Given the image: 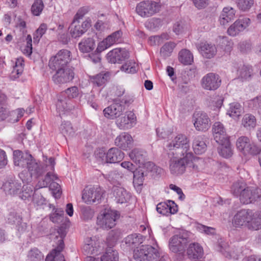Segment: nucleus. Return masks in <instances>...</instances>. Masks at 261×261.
Listing matches in <instances>:
<instances>
[{
	"instance_id": "obj_1",
	"label": "nucleus",
	"mask_w": 261,
	"mask_h": 261,
	"mask_svg": "<svg viewBox=\"0 0 261 261\" xmlns=\"http://www.w3.org/2000/svg\"><path fill=\"white\" fill-rule=\"evenodd\" d=\"M232 224L236 227H246L250 230L261 229V211L243 209L233 216Z\"/></svg>"
},
{
	"instance_id": "obj_2",
	"label": "nucleus",
	"mask_w": 261,
	"mask_h": 261,
	"mask_svg": "<svg viewBox=\"0 0 261 261\" xmlns=\"http://www.w3.org/2000/svg\"><path fill=\"white\" fill-rule=\"evenodd\" d=\"M180 155L181 157L173 155L169 161V169L171 174L181 175L185 172L187 168L193 171L198 170V166L193 163L195 156L193 153Z\"/></svg>"
},
{
	"instance_id": "obj_3",
	"label": "nucleus",
	"mask_w": 261,
	"mask_h": 261,
	"mask_svg": "<svg viewBox=\"0 0 261 261\" xmlns=\"http://www.w3.org/2000/svg\"><path fill=\"white\" fill-rule=\"evenodd\" d=\"M167 150L169 151V155L192 153L190 151V140L188 137L182 134H178L169 141L166 145Z\"/></svg>"
},
{
	"instance_id": "obj_4",
	"label": "nucleus",
	"mask_w": 261,
	"mask_h": 261,
	"mask_svg": "<svg viewBox=\"0 0 261 261\" xmlns=\"http://www.w3.org/2000/svg\"><path fill=\"white\" fill-rule=\"evenodd\" d=\"M27 170H23L19 174V177L23 182L29 183L32 178H37L41 176L46 170L44 166L40 162H37L32 156L26 168Z\"/></svg>"
},
{
	"instance_id": "obj_5",
	"label": "nucleus",
	"mask_w": 261,
	"mask_h": 261,
	"mask_svg": "<svg viewBox=\"0 0 261 261\" xmlns=\"http://www.w3.org/2000/svg\"><path fill=\"white\" fill-rule=\"evenodd\" d=\"M134 258L136 261H165L164 257H160L156 249L150 245H142L134 252Z\"/></svg>"
},
{
	"instance_id": "obj_6",
	"label": "nucleus",
	"mask_w": 261,
	"mask_h": 261,
	"mask_svg": "<svg viewBox=\"0 0 261 261\" xmlns=\"http://www.w3.org/2000/svg\"><path fill=\"white\" fill-rule=\"evenodd\" d=\"M132 101V99L126 95L121 100L115 99L111 105L103 110V115L108 119H116L123 114L125 110V105H129Z\"/></svg>"
},
{
	"instance_id": "obj_7",
	"label": "nucleus",
	"mask_w": 261,
	"mask_h": 261,
	"mask_svg": "<svg viewBox=\"0 0 261 261\" xmlns=\"http://www.w3.org/2000/svg\"><path fill=\"white\" fill-rule=\"evenodd\" d=\"M70 52L67 49H61L49 61V67L53 71L67 68V65L70 60Z\"/></svg>"
},
{
	"instance_id": "obj_8",
	"label": "nucleus",
	"mask_w": 261,
	"mask_h": 261,
	"mask_svg": "<svg viewBox=\"0 0 261 261\" xmlns=\"http://www.w3.org/2000/svg\"><path fill=\"white\" fill-rule=\"evenodd\" d=\"M119 216L117 211L105 210L97 216V224L103 229H111L115 226L116 222L119 219Z\"/></svg>"
},
{
	"instance_id": "obj_9",
	"label": "nucleus",
	"mask_w": 261,
	"mask_h": 261,
	"mask_svg": "<svg viewBox=\"0 0 261 261\" xmlns=\"http://www.w3.org/2000/svg\"><path fill=\"white\" fill-rule=\"evenodd\" d=\"M160 7L161 5L159 3L144 1L137 5L136 11L142 17H148L158 12Z\"/></svg>"
},
{
	"instance_id": "obj_10",
	"label": "nucleus",
	"mask_w": 261,
	"mask_h": 261,
	"mask_svg": "<svg viewBox=\"0 0 261 261\" xmlns=\"http://www.w3.org/2000/svg\"><path fill=\"white\" fill-rule=\"evenodd\" d=\"M238 150L244 155H256L259 152V147L248 137L241 136L236 142Z\"/></svg>"
},
{
	"instance_id": "obj_11",
	"label": "nucleus",
	"mask_w": 261,
	"mask_h": 261,
	"mask_svg": "<svg viewBox=\"0 0 261 261\" xmlns=\"http://www.w3.org/2000/svg\"><path fill=\"white\" fill-rule=\"evenodd\" d=\"M188 242V234L187 232H180L170 238L169 242V247L172 252H183L185 250Z\"/></svg>"
},
{
	"instance_id": "obj_12",
	"label": "nucleus",
	"mask_w": 261,
	"mask_h": 261,
	"mask_svg": "<svg viewBox=\"0 0 261 261\" xmlns=\"http://www.w3.org/2000/svg\"><path fill=\"white\" fill-rule=\"evenodd\" d=\"M103 193V190L98 186L87 187L83 191L82 199L85 203L91 204L98 202Z\"/></svg>"
},
{
	"instance_id": "obj_13",
	"label": "nucleus",
	"mask_w": 261,
	"mask_h": 261,
	"mask_svg": "<svg viewBox=\"0 0 261 261\" xmlns=\"http://www.w3.org/2000/svg\"><path fill=\"white\" fill-rule=\"evenodd\" d=\"M2 189L6 194L14 196L20 193L22 185L15 177H10L4 182Z\"/></svg>"
},
{
	"instance_id": "obj_14",
	"label": "nucleus",
	"mask_w": 261,
	"mask_h": 261,
	"mask_svg": "<svg viewBox=\"0 0 261 261\" xmlns=\"http://www.w3.org/2000/svg\"><path fill=\"white\" fill-rule=\"evenodd\" d=\"M194 125L198 131H205L210 127V119L206 114L200 112L194 113L193 117Z\"/></svg>"
},
{
	"instance_id": "obj_15",
	"label": "nucleus",
	"mask_w": 261,
	"mask_h": 261,
	"mask_svg": "<svg viewBox=\"0 0 261 261\" xmlns=\"http://www.w3.org/2000/svg\"><path fill=\"white\" fill-rule=\"evenodd\" d=\"M218 250L227 258L238 259L241 256V249H235L229 246V245L222 239L219 242Z\"/></svg>"
},
{
	"instance_id": "obj_16",
	"label": "nucleus",
	"mask_w": 261,
	"mask_h": 261,
	"mask_svg": "<svg viewBox=\"0 0 261 261\" xmlns=\"http://www.w3.org/2000/svg\"><path fill=\"white\" fill-rule=\"evenodd\" d=\"M251 20L247 17L236 20L227 29L229 36H236L247 28L251 24Z\"/></svg>"
},
{
	"instance_id": "obj_17",
	"label": "nucleus",
	"mask_w": 261,
	"mask_h": 261,
	"mask_svg": "<svg viewBox=\"0 0 261 261\" xmlns=\"http://www.w3.org/2000/svg\"><path fill=\"white\" fill-rule=\"evenodd\" d=\"M122 36V32L121 30L113 33L98 44L97 46L98 51H102L113 44L121 42Z\"/></svg>"
},
{
	"instance_id": "obj_18",
	"label": "nucleus",
	"mask_w": 261,
	"mask_h": 261,
	"mask_svg": "<svg viewBox=\"0 0 261 261\" xmlns=\"http://www.w3.org/2000/svg\"><path fill=\"white\" fill-rule=\"evenodd\" d=\"M130 159L139 166L144 165L146 163L152 167H155L153 163L148 162V155L147 152L143 149L140 148H134L129 153Z\"/></svg>"
},
{
	"instance_id": "obj_19",
	"label": "nucleus",
	"mask_w": 261,
	"mask_h": 261,
	"mask_svg": "<svg viewBox=\"0 0 261 261\" xmlns=\"http://www.w3.org/2000/svg\"><path fill=\"white\" fill-rule=\"evenodd\" d=\"M259 190L255 187H247L241 194L240 200L245 204L251 203L256 201L260 197Z\"/></svg>"
},
{
	"instance_id": "obj_20",
	"label": "nucleus",
	"mask_w": 261,
	"mask_h": 261,
	"mask_svg": "<svg viewBox=\"0 0 261 261\" xmlns=\"http://www.w3.org/2000/svg\"><path fill=\"white\" fill-rule=\"evenodd\" d=\"M55 71V74L53 76V80L56 84L59 85L69 82L74 77V72L72 70L69 68Z\"/></svg>"
},
{
	"instance_id": "obj_21",
	"label": "nucleus",
	"mask_w": 261,
	"mask_h": 261,
	"mask_svg": "<svg viewBox=\"0 0 261 261\" xmlns=\"http://www.w3.org/2000/svg\"><path fill=\"white\" fill-rule=\"evenodd\" d=\"M7 220L9 223L15 224L17 230L20 233L24 232L27 229V223L22 221V217L20 215L15 211L10 212L7 217Z\"/></svg>"
},
{
	"instance_id": "obj_22",
	"label": "nucleus",
	"mask_w": 261,
	"mask_h": 261,
	"mask_svg": "<svg viewBox=\"0 0 261 261\" xmlns=\"http://www.w3.org/2000/svg\"><path fill=\"white\" fill-rule=\"evenodd\" d=\"M129 57L128 53L124 49L115 48L109 51L107 58L111 63H120Z\"/></svg>"
},
{
	"instance_id": "obj_23",
	"label": "nucleus",
	"mask_w": 261,
	"mask_h": 261,
	"mask_svg": "<svg viewBox=\"0 0 261 261\" xmlns=\"http://www.w3.org/2000/svg\"><path fill=\"white\" fill-rule=\"evenodd\" d=\"M156 210L159 214L166 216L174 214L178 211L177 205L172 200L159 203L156 205Z\"/></svg>"
},
{
	"instance_id": "obj_24",
	"label": "nucleus",
	"mask_w": 261,
	"mask_h": 261,
	"mask_svg": "<svg viewBox=\"0 0 261 261\" xmlns=\"http://www.w3.org/2000/svg\"><path fill=\"white\" fill-rule=\"evenodd\" d=\"M32 155L27 152L23 153L19 150L13 151V161L15 166L26 168Z\"/></svg>"
},
{
	"instance_id": "obj_25",
	"label": "nucleus",
	"mask_w": 261,
	"mask_h": 261,
	"mask_svg": "<svg viewBox=\"0 0 261 261\" xmlns=\"http://www.w3.org/2000/svg\"><path fill=\"white\" fill-rule=\"evenodd\" d=\"M133 143L132 136L127 133H122L116 137L115 140V145L123 150L129 148Z\"/></svg>"
},
{
	"instance_id": "obj_26",
	"label": "nucleus",
	"mask_w": 261,
	"mask_h": 261,
	"mask_svg": "<svg viewBox=\"0 0 261 261\" xmlns=\"http://www.w3.org/2000/svg\"><path fill=\"white\" fill-rule=\"evenodd\" d=\"M236 10L231 7H224L219 17V21L221 25H226L235 18Z\"/></svg>"
},
{
	"instance_id": "obj_27",
	"label": "nucleus",
	"mask_w": 261,
	"mask_h": 261,
	"mask_svg": "<svg viewBox=\"0 0 261 261\" xmlns=\"http://www.w3.org/2000/svg\"><path fill=\"white\" fill-rule=\"evenodd\" d=\"M187 253L190 259L201 258L203 254V248L197 243H191L187 248Z\"/></svg>"
},
{
	"instance_id": "obj_28",
	"label": "nucleus",
	"mask_w": 261,
	"mask_h": 261,
	"mask_svg": "<svg viewBox=\"0 0 261 261\" xmlns=\"http://www.w3.org/2000/svg\"><path fill=\"white\" fill-rule=\"evenodd\" d=\"M73 107L69 103L66 97L60 94L58 96V99L56 102V109L59 115L63 114L66 112L72 110Z\"/></svg>"
},
{
	"instance_id": "obj_29",
	"label": "nucleus",
	"mask_w": 261,
	"mask_h": 261,
	"mask_svg": "<svg viewBox=\"0 0 261 261\" xmlns=\"http://www.w3.org/2000/svg\"><path fill=\"white\" fill-rule=\"evenodd\" d=\"M213 137L216 142H222L223 140L229 138L223 125L220 122H216L213 124Z\"/></svg>"
},
{
	"instance_id": "obj_30",
	"label": "nucleus",
	"mask_w": 261,
	"mask_h": 261,
	"mask_svg": "<svg viewBox=\"0 0 261 261\" xmlns=\"http://www.w3.org/2000/svg\"><path fill=\"white\" fill-rule=\"evenodd\" d=\"M217 143L220 145L218 150L219 154L221 156L225 158H228L231 156L233 151L229 138L223 140L222 142Z\"/></svg>"
},
{
	"instance_id": "obj_31",
	"label": "nucleus",
	"mask_w": 261,
	"mask_h": 261,
	"mask_svg": "<svg viewBox=\"0 0 261 261\" xmlns=\"http://www.w3.org/2000/svg\"><path fill=\"white\" fill-rule=\"evenodd\" d=\"M113 194L116 201L121 204L127 202L130 198V193L122 187H115Z\"/></svg>"
},
{
	"instance_id": "obj_32",
	"label": "nucleus",
	"mask_w": 261,
	"mask_h": 261,
	"mask_svg": "<svg viewBox=\"0 0 261 261\" xmlns=\"http://www.w3.org/2000/svg\"><path fill=\"white\" fill-rule=\"evenodd\" d=\"M233 67L237 70L239 78L242 80H248L252 75V70L251 67L249 66L234 64Z\"/></svg>"
},
{
	"instance_id": "obj_33",
	"label": "nucleus",
	"mask_w": 261,
	"mask_h": 261,
	"mask_svg": "<svg viewBox=\"0 0 261 261\" xmlns=\"http://www.w3.org/2000/svg\"><path fill=\"white\" fill-rule=\"evenodd\" d=\"M124 156V153L117 148H111L107 152L109 163L119 162L123 160Z\"/></svg>"
},
{
	"instance_id": "obj_34",
	"label": "nucleus",
	"mask_w": 261,
	"mask_h": 261,
	"mask_svg": "<svg viewBox=\"0 0 261 261\" xmlns=\"http://www.w3.org/2000/svg\"><path fill=\"white\" fill-rule=\"evenodd\" d=\"M196 47L204 58L211 59L212 57V46L211 42H201L196 44Z\"/></svg>"
},
{
	"instance_id": "obj_35",
	"label": "nucleus",
	"mask_w": 261,
	"mask_h": 261,
	"mask_svg": "<svg viewBox=\"0 0 261 261\" xmlns=\"http://www.w3.org/2000/svg\"><path fill=\"white\" fill-rule=\"evenodd\" d=\"M192 148L196 154H201L206 151L207 146L201 136H196L193 140Z\"/></svg>"
},
{
	"instance_id": "obj_36",
	"label": "nucleus",
	"mask_w": 261,
	"mask_h": 261,
	"mask_svg": "<svg viewBox=\"0 0 261 261\" xmlns=\"http://www.w3.org/2000/svg\"><path fill=\"white\" fill-rule=\"evenodd\" d=\"M59 130L65 137H72L74 136L76 129L73 127L70 121H62Z\"/></svg>"
},
{
	"instance_id": "obj_37",
	"label": "nucleus",
	"mask_w": 261,
	"mask_h": 261,
	"mask_svg": "<svg viewBox=\"0 0 261 261\" xmlns=\"http://www.w3.org/2000/svg\"><path fill=\"white\" fill-rule=\"evenodd\" d=\"M95 41L92 38H84L79 43V48L82 53H89L95 47Z\"/></svg>"
},
{
	"instance_id": "obj_38",
	"label": "nucleus",
	"mask_w": 261,
	"mask_h": 261,
	"mask_svg": "<svg viewBox=\"0 0 261 261\" xmlns=\"http://www.w3.org/2000/svg\"><path fill=\"white\" fill-rule=\"evenodd\" d=\"M24 61L21 57L16 59L15 65L13 66V70L11 74V78L15 80L19 77L23 71Z\"/></svg>"
},
{
	"instance_id": "obj_39",
	"label": "nucleus",
	"mask_w": 261,
	"mask_h": 261,
	"mask_svg": "<svg viewBox=\"0 0 261 261\" xmlns=\"http://www.w3.org/2000/svg\"><path fill=\"white\" fill-rule=\"evenodd\" d=\"M242 112L241 105L236 102L230 103L227 110V114L230 117L235 119L241 116Z\"/></svg>"
},
{
	"instance_id": "obj_40",
	"label": "nucleus",
	"mask_w": 261,
	"mask_h": 261,
	"mask_svg": "<svg viewBox=\"0 0 261 261\" xmlns=\"http://www.w3.org/2000/svg\"><path fill=\"white\" fill-rule=\"evenodd\" d=\"M241 124L247 130L253 129L256 124V118L252 114H246L242 118Z\"/></svg>"
},
{
	"instance_id": "obj_41",
	"label": "nucleus",
	"mask_w": 261,
	"mask_h": 261,
	"mask_svg": "<svg viewBox=\"0 0 261 261\" xmlns=\"http://www.w3.org/2000/svg\"><path fill=\"white\" fill-rule=\"evenodd\" d=\"M144 237L141 234H132L128 235L125 239V243L130 247H135L143 243Z\"/></svg>"
},
{
	"instance_id": "obj_42",
	"label": "nucleus",
	"mask_w": 261,
	"mask_h": 261,
	"mask_svg": "<svg viewBox=\"0 0 261 261\" xmlns=\"http://www.w3.org/2000/svg\"><path fill=\"white\" fill-rule=\"evenodd\" d=\"M178 59L184 65H191L193 62V56L189 50L184 49L179 51Z\"/></svg>"
},
{
	"instance_id": "obj_43",
	"label": "nucleus",
	"mask_w": 261,
	"mask_h": 261,
	"mask_svg": "<svg viewBox=\"0 0 261 261\" xmlns=\"http://www.w3.org/2000/svg\"><path fill=\"white\" fill-rule=\"evenodd\" d=\"M118 252L110 247L107 249L105 253L100 257V261H118Z\"/></svg>"
},
{
	"instance_id": "obj_44",
	"label": "nucleus",
	"mask_w": 261,
	"mask_h": 261,
	"mask_svg": "<svg viewBox=\"0 0 261 261\" xmlns=\"http://www.w3.org/2000/svg\"><path fill=\"white\" fill-rule=\"evenodd\" d=\"M247 188L246 183L242 180L233 184L231 188V193L235 196L240 197L241 194Z\"/></svg>"
},
{
	"instance_id": "obj_45",
	"label": "nucleus",
	"mask_w": 261,
	"mask_h": 261,
	"mask_svg": "<svg viewBox=\"0 0 261 261\" xmlns=\"http://www.w3.org/2000/svg\"><path fill=\"white\" fill-rule=\"evenodd\" d=\"M80 217L84 221L90 220L94 216V210L89 206H82L80 207Z\"/></svg>"
},
{
	"instance_id": "obj_46",
	"label": "nucleus",
	"mask_w": 261,
	"mask_h": 261,
	"mask_svg": "<svg viewBox=\"0 0 261 261\" xmlns=\"http://www.w3.org/2000/svg\"><path fill=\"white\" fill-rule=\"evenodd\" d=\"M109 77V73H100L96 75L91 76L90 80L94 85L99 87L105 84L108 81Z\"/></svg>"
},
{
	"instance_id": "obj_47",
	"label": "nucleus",
	"mask_w": 261,
	"mask_h": 261,
	"mask_svg": "<svg viewBox=\"0 0 261 261\" xmlns=\"http://www.w3.org/2000/svg\"><path fill=\"white\" fill-rule=\"evenodd\" d=\"M57 177L56 175L53 174L50 172H48L45 175L44 178L38 181L36 187V189H40L42 188L47 187L50 184L57 179Z\"/></svg>"
},
{
	"instance_id": "obj_48",
	"label": "nucleus",
	"mask_w": 261,
	"mask_h": 261,
	"mask_svg": "<svg viewBox=\"0 0 261 261\" xmlns=\"http://www.w3.org/2000/svg\"><path fill=\"white\" fill-rule=\"evenodd\" d=\"M69 29H70V33L71 36L74 38L80 37L85 33L84 30H82L79 23H73V20Z\"/></svg>"
},
{
	"instance_id": "obj_49",
	"label": "nucleus",
	"mask_w": 261,
	"mask_h": 261,
	"mask_svg": "<svg viewBox=\"0 0 261 261\" xmlns=\"http://www.w3.org/2000/svg\"><path fill=\"white\" fill-rule=\"evenodd\" d=\"M176 44L172 42L166 43L161 48V55L164 58L169 57L172 53Z\"/></svg>"
},
{
	"instance_id": "obj_50",
	"label": "nucleus",
	"mask_w": 261,
	"mask_h": 261,
	"mask_svg": "<svg viewBox=\"0 0 261 261\" xmlns=\"http://www.w3.org/2000/svg\"><path fill=\"white\" fill-rule=\"evenodd\" d=\"M217 46L225 50H228L231 47V42L225 36H220L216 39Z\"/></svg>"
},
{
	"instance_id": "obj_51",
	"label": "nucleus",
	"mask_w": 261,
	"mask_h": 261,
	"mask_svg": "<svg viewBox=\"0 0 261 261\" xmlns=\"http://www.w3.org/2000/svg\"><path fill=\"white\" fill-rule=\"evenodd\" d=\"M44 7L42 0H35L31 7V12L34 15L39 16Z\"/></svg>"
},
{
	"instance_id": "obj_52",
	"label": "nucleus",
	"mask_w": 261,
	"mask_h": 261,
	"mask_svg": "<svg viewBox=\"0 0 261 261\" xmlns=\"http://www.w3.org/2000/svg\"><path fill=\"white\" fill-rule=\"evenodd\" d=\"M23 190L19 193V197L23 200H29L32 198V196L34 195V192L33 190L32 186H26L23 187Z\"/></svg>"
},
{
	"instance_id": "obj_53",
	"label": "nucleus",
	"mask_w": 261,
	"mask_h": 261,
	"mask_svg": "<svg viewBox=\"0 0 261 261\" xmlns=\"http://www.w3.org/2000/svg\"><path fill=\"white\" fill-rule=\"evenodd\" d=\"M47 29V24L45 23H42L40 24L38 29L35 31L34 34V42L38 43L40 41V38L46 33Z\"/></svg>"
},
{
	"instance_id": "obj_54",
	"label": "nucleus",
	"mask_w": 261,
	"mask_h": 261,
	"mask_svg": "<svg viewBox=\"0 0 261 261\" xmlns=\"http://www.w3.org/2000/svg\"><path fill=\"white\" fill-rule=\"evenodd\" d=\"M65 97L66 96L69 99L74 98L79 95L78 88L76 86L70 87L61 93Z\"/></svg>"
},
{
	"instance_id": "obj_55",
	"label": "nucleus",
	"mask_w": 261,
	"mask_h": 261,
	"mask_svg": "<svg viewBox=\"0 0 261 261\" xmlns=\"http://www.w3.org/2000/svg\"><path fill=\"white\" fill-rule=\"evenodd\" d=\"M253 0H238L239 9L244 12L248 11L253 5Z\"/></svg>"
},
{
	"instance_id": "obj_56",
	"label": "nucleus",
	"mask_w": 261,
	"mask_h": 261,
	"mask_svg": "<svg viewBox=\"0 0 261 261\" xmlns=\"http://www.w3.org/2000/svg\"><path fill=\"white\" fill-rule=\"evenodd\" d=\"M202 87L206 90L212 89V73H208L203 77L201 80Z\"/></svg>"
},
{
	"instance_id": "obj_57",
	"label": "nucleus",
	"mask_w": 261,
	"mask_h": 261,
	"mask_svg": "<svg viewBox=\"0 0 261 261\" xmlns=\"http://www.w3.org/2000/svg\"><path fill=\"white\" fill-rule=\"evenodd\" d=\"M89 10L90 8L88 6L80 8L74 17L73 23H79V20L83 18L84 16L89 12Z\"/></svg>"
},
{
	"instance_id": "obj_58",
	"label": "nucleus",
	"mask_w": 261,
	"mask_h": 261,
	"mask_svg": "<svg viewBox=\"0 0 261 261\" xmlns=\"http://www.w3.org/2000/svg\"><path fill=\"white\" fill-rule=\"evenodd\" d=\"M59 245L56 247V250L58 251H57L55 261H65L64 256L61 253V251L64 247V242L62 236L61 237L60 239L59 240Z\"/></svg>"
},
{
	"instance_id": "obj_59",
	"label": "nucleus",
	"mask_w": 261,
	"mask_h": 261,
	"mask_svg": "<svg viewBox=\"0 0 261 261\" xmlns=\"http://www.w3.org/2000/svg\"><path fill=\"white\" fill-rule=\"evenodd\" d=\"M135 64L134 62L129 61L121 66V70L127 73H135L136 69Z\"/></svg>"
},
{
	"instance_id": "obj_60",
	"label": "nucleus",
	"mask_w": 261,
	"mask_h": 261,
	"mask_svg": "<svg viewBox=\"0 0 261 261\" xmlns=\"http://www.w3.org/2000/svg\"><path fill=\"white\" fill-rule=\"evenodd\" d=\"M95 157L99 164L109 163L107 153H106L103 150L99 149L95 152Z\"/></svg>"
},
{
	"instance_id": "obj_61",
	"label": "nucleus",
	"mask_w": 261,
	"mask_h": 261,
	"mask_svg": "<svg viewBox=\"0 0 261 261\" xmlns=\"http://www.w3.org/2000/svg\"><path fill=\"white\" fill-rule=\"evenodd\" d=\"M103 177L112 184H115L121 177L116 171H111L108 173L103 174Z\"/></svg>"
},
{
	"instance_id": "obj_62",
	"label": "nucleus",
	"mask_w": 261,
	"mask_h": 261,
	"mask_svg": "<svg viewBox=\"0 0 261 261\" xmlns=\"http://www.w3.org/2000/svg\"><path fill=\"white\" fill-rule=\"evenodd\" d=\"M49 188L56 198H60L61 194V187L58 183L53 181L50 184Z\"/></svg>"
},
{
	"instance_id": "obj_63",
	"label": "nucleus",
	"mask_w": 261,
	"mask_h": 261,
	"mask_svg": "<svg viewBox=\"0 0 261 261\" xmlns=\"http://www.w3.org/2000/svg\"><path fill=\"white\" fill-rule=\"evenodd\" d=\"M224 97L222 94L218 95L213 98V107L215 108L213 109V111H219V109L223 105Z\"/></svg>"
},
{
	"instance_id": "obj_64",
	"label": "nucleus",
	"mask_w": 261,
	"mask_h": 261,
	"mask_svg": "<svg viewBox=\"0 0 261 261\" xmlns=\"http://www.w3.org/2000/svg\"><path fill=\"white\" fill-rule=\"evenodd\" d=\"M29 256L31 261H40L42 258L41 252L36 248L29 252Z\"/></svg>"
}]
</instances>
